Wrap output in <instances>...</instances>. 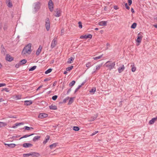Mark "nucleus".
<instances>
[{
  "instance_id": "nucleus-55",
  "label": "nucleus",
  "mask_w": 157,
  "mask_h": 157,
  "mask_svg": "<svg viewBox=\"0 0 157 157\" xmlns=\"http://www.w3.org/2000/svg\"><path fill=\"white\" fill-rule=\"evenodd\" d=\"M6 86V84H5V83H0V87Z\"/></svg>"
},
{
  "instance_id": "nucleus-50",
  "label": "nucleus",
  "mask_w": 157,
  "mask_h": 157,
  "mask_svg": "<svg viewBox=\"0 0 157 157\" xmlns=\"http://www.w3.org/2000/svg\"><path fill=\"white\" fill-rule=\"evenodd\" d=\"M125 6L126 7V8L128 9V10H129L130 9V7H129L128 5V4L127 3H125Z\"/></svg>"
},
{
  "instance_id": "nucleus-13",
  "label": "nucleus",
  "mask_w": 157,
  "mask_h": 157,
  "mask_svg": "<svg viewBox=\"0 0 157 157\" xmlns=\"http://www.w3.org/2000/svg\"><path fill=\"white\" fill-rule=\"evenodd\" d=\"M40 7V3L39 2H38L35 3L34 9L36 11L38 10Z\"/></svg>"
},
{
  "instance_id": "nucleus-64",
  "label": "nucleus",
  "mask_w": 157,
  "mask_h": 157,
  "mask_svg": "<svg viewBox=\"0 0 157 157\" xmlns=\"http://www.w3.org/2000/svg\"><path fill=\"white\" fill-rule=\"evenodd\" d=\"M131 11L133 13H135L134 10L132 8L131 9Z\"/></svg>"
},
{
  "instance_id": "nucleus-8",
  "label": "nucleus",
  "mask_w": 157,
  "mask_h": 157,
  "mask_svg": "<svg viewBox=\"0 0 157 157\" xmlns=\"http://www.w3.org/2000/svg\"><path fill=\"white\" fill-rule=\"evenodd\" d=\"M92 37V35L88 34L87 35L86 34L84 35H82L80 36V38L81 39H87L88 38L91 39Z\"/></svg>"
},
{
  "instance_id": "nucleus-32",
  "label": "nucleus",
  "mask_w": 157,
  "mask_h": 157,
  "mask_svg": "<svg viewBox=\"0 0 157 157\" xmlns=\"http://www.w3.org/2000/svg\"><path fill=\"white\" fill-rule=\"evenodd\" d=\"M7 125V124L5 122H0V127H3Z\"/></svg>"
},
{
  "instance_id": "nucleus-36",
  "label": "nucleus",
  "mask_w": 157,
  "mask_h": 157,
  "mask_svg": "<svg viewBox=\"0 0 157 157\" xmlns=\"http://www.w3.org/2000/svg\"><path fill=\"white\" fill-rule=\"evenodd\" d=\"M137 25V24L136 23H133L131 26V28L133 29H135Z\"/></svg>"
},
{
  "instance_id": "nucleus-53",
  "label": "nucleus",
  "mask_w": 157,
  "mask_h": 157,
  "mask_svg": "<svg viewBox=\"0 0 157 157\" xmlns=\"http://www.w3.org/2000/svg\"><path fill=\"white\" fill-rule=\"evenodd\" d=\"M132 0H128V5L130 6L132 4Z\"/></svg>"
},
{
  "instance_id": "nucleus-18",
  "label": "nucleus",
  "mask_w": 157,
  "mask_h": 157,
  "mask_svg": "<svg viewBox=\"0 0 157 157\" xmlns=\"http://www.w3.org/2000/svg\"><path fill=\"white\" fill-rule=\"evenodd\" d=\"M4 144L7 147H9L10 148H12L14 147L16 145L14 144Z\"/></svg>"
},
{
  "instance_id": "nucleus-43",
  "label": "nucleus",
  "mask_w": 157,
  "mask_h": 157,
  "mask_svg": "<svg viewBox=\"0 0 157 157\" xmlns=\"http://www.w3.org/2000/svg\"><path fill=\"white\" fill-rule=\"evenodd\" d=\"M92 65L90 62H88L86 64V66L87 67H90Z\"/></svg>"
},
{
  "instance_id": "nucleus-41",
  "label": "nucleus",
  "mask_w": 157,
  "mask_h": 157,
  "mask_svg": "<svg viewBox=\"0 0 157 157\" xmlns=\"http://www.w3.org/2000/svg\"><path fill=\"white\" fill-rule=\"evenodd\" d=\"M79 129V128L78 126H74L73 128V130L75 131H78Z\"/></svg>"
},
{
  "instance_id": "nucleus-10",
  "label": "nucleus",
  "mask_w": 157,
  "mask_h": 157,
  "mask_svg": "<svg viewBox=\"0 0 157 157\" xmlns=\"http://www.w3.org/2000/svg\"><path fill=\"white\" fill-rule=\"evenodd\" d=\"M6 59L10 62L12 61L13 59V58L9 54H7L6 56Z\"/></svg>"
},
{
  "instance_id": "nucleus-1",
  "label": "nucleus",
  "mask_w": 157,
  "mask_h": 157,
  "mask_svg": "<svg viewBox=\"0 0 157 157\" xmlns=\"http://www.w3.org/2000/svg\"><path fill=\"white\" fill-rule=\"evenodd\" d=\"M31 44H29L25 47L22 52V54L23 55H25L26 54H29L31 53L32 50L31 48Z\"/></svg>"
},
{
  "instance_id": "nucleus-45",
  "label": "nucleus",
  "mask_w": 157,
  "mask_h": 157,
  "mask_svg": "<svg viewBox=\"0 0 157 157\" xmlns=\"http://www.w3.org/2000/svg\"><path fill=\"white\" fill-rule=\"evenodd\" d=\"M69 99V97H67L65 99H63V103H65L66 102V101H67Z\"/></svg>"
},
{
  "instance_id": "nucleus-9",
  "label": "nucleus",
  "mask_w": 157,
  "mask_h": 157,
  "mask_svg": "<svg viewBox=\"0 0 157 157\" xmlns=\"http://www.w3.org/2000/svg\"><path fill=\"white\" fill-rule=\"evenodd\" d=\"M54 12L55 13L54 14V15L55 17H59L61 15V11L59 9H57Z\"/></svg>"
},
{
  "instance_id": "nucleus-63",
  "label": "nucleus",
  "mask_w": 157,
  "mask_h": 157,
  "mask_svg": "<svg viewBox=\"0 0 157 157\" xmlns=\"http://www.w3.org/2000/svg\"><path fill=\"white\" fill-rule=\"evenodd\" d=\"M6 4L11 1V0H5Z\"/></svg>"
},
{
  "instance_id": "nucleus-58",
  "label": "nucleus",
  "mask_w": 157,
  "mask_h": 157,
  "mask_svg": "<svg viewBox=\"0 0 157 157\" xmlns=\"http://www.w3.org/2000/svg\"><path fill=\"white\" fill-rule=\"evenodd\" d=\"M20 135H18V136H13L12 137V138L14 139V138H18V137H20Z\"/></svg>"
},
{
  "instance_id": "nucleus-11",
  "label": "nucleus",
  "mask_w": 157,
  "mask_h": 157,
  "mask_svg": "<svg viewBox=\"0 0 157 157\" xmlns=\"http://www.w3.org/2000/svg\"><path fill=\"white\" fill-rule=\"evenodd\" d=\"M48 116V114L46 113H40L38 116V117L41 119H43L47 117Z\"/></svg>"
},
{
  "instance_id": "nucleus-17",
  "label": "nucleus",
  "mask_w": 157,
  "mask_h": 157,
  "mask_svg": "<svg viewBox=\"0 0 157 157\" xmlns=\"http://www.w3.org/2000/svg\"><path fill=\"white\" fill-rule=\"evenodd\" d=\"M42 49V47L41 46V45H40L39 48H38V49L36 51V55L37 56H39L40 54L41 51Z\"/></svg>"
},
{
  "instance_id": "nucleus-27",
  "label": "nucleus",
  "mask_w": 157,
  "mask_h": 157,
  "mask_svg": "<svg viewBox=\"0 0 157 157\" xmlns=\"http://www.w3.org/2000/svg\"><path fill=\"white\" fill-rule=\"evenodd\" d=\"M103 54H102L101 55L99 56L93 57V59L94 60H97L98 59H100L103 56Z\"/></svg>"
},
{
  "instance_id": "nucleus-46",
  "label": "nucleus",
  "mask_w": 157,
  "mask_h": 157,
  "mask_svg": "<svg viewBox=\"0 0 157 157\" xmlns=\"http://www.w3.org/2000/svg\"><path fill=\"white\" fill-rule=\"evenodd\" d=\"M78 27L80 28L81 29L82 27V22L81 21L78 22Z\"/></svg>"
},
{
  "instance_id": "nucleus-26",
  "label": "nucleus",
  "mask_w": 157,
  "mask_h": 157,
  "mask_svg": "<svg viewBox=\"0 0 157 157\" xmlns=\"http://www.w3.org/2000/svg\"><path fill=\"white\" fill-rule=\"evenodd\" d=\"M27 60L26 59H23L21 60L19 62V63L21 65L25 64Z\"/></svg>"
},
{
  "instance_id": "nucleus-4",
  "label": "nucleus",
  "mask_w": 157,
  "mask_h": 157,
  "mask_svg": "<svg viewBox=\"0 0 157 157\" xmlns=\"http://www.w3.org/2000/svg\"><path fill=\"white\" fill-rule=\"evenodd\" d=\"M45 26L47 31H48L50 28V21L49 18H47L45 19Z\"/></svg>"
},
{
  "instance_id": "nucleus-51",
  "label": "nucleus",
  "mask_w": 157,
  "mask_h": 157,
  "mask_svg": "<svg viewBox=\"0 0 157 157\" xmlns=\"http://www.w3.org/2000/svg\"><path fill=\"white\" fill-rule=\"evenodd\" d=\"M21 65L20 64V63H19L16 64V65H15V67L16 68H18Z\"/></svg>"
},
{
  "instance_id": "nucleus-22",
  "label": "nucleus",
  "mask_w": 157,
  "mask_h": 157,
  "mask_svg": "<svg viewBox=\"0 0 157 157\" xmlns=\"http://www.w3.org/2000/svg\"><path fill=\"white\" fill-rule=\"evenodd\" d=\"M23 124V123L22 122L18 123L15 124L13 126H12V128H16L17 127Z\"/></svg>"
},
{
  "instance_id": "nucleus-20",
  "label": "nucleus",
  "mask_w": 157,
  "mask_h": 157,
  "mask_svg": "<svg viewBox=\"0 0 157 157\" xmlns=\"http://www.w3.org/2000/svg\"><path fill=\"white\" fill-rule=\"evenodd\" d=\"M49 107L50 109L52 110H57V106L53 104L50 105Z\"/></svg>"
},
{
  "instance_id": "nucleus-16",
  "label": "nucleus",
  "mask_w": 157,
  "mask_h": 157,
  "mask_svg": "<svg viewBox=\"0 0 157 157\" xmlns=\"http://www.w3.org/2000/svg\"><path fill=\"white\" fill-rule=\"evenodd\" d=\"M24 105H30L33 103V101L32 100H27L24 101Z\"/></svg>"
},
{
  "instance_id": "nucleus-23",
  "label": "nucleus",
  "mask_w": 157,
  "mask_h": 157,
  "mask_svg": "<svg viewBox=\"0 0 157 157\" xmlns=\"http://www.w3.org/2000/svg\"><path fill=\"white\" fill-rule=\"evenodd\" d=\"M74 58H73L72 57H71L70 58L68 59V60L67 61V63H72L74 61Z\"/></svg>"
},
{
  "instance_id": "nucleus-25",
  "label": "nucleus",
  "mask_w": 157,
  "mask_h": 157,
  "mask_svg": "<svg viewBox=\"0 0 157 157\" xmlns=\"http://www.w3.org/2000/svg\"><path fill=\"white\" fill-rule=\"evenodd\" d=\"M34 134L33 133V134H31L30 135H27V134H26V135H24V136H22L19 139V140H21L23 138H26V137H29V136H31L33 135H34Z\"/></svg>"
},
{
  "instance_id": "nucleus-28",
  "label": "nucleus",
  "mask_w": 157,
  "mask_h": 157,
  "mask_svg": "<svg viewBox=\"0 0 157 157\" xmlns=\"http://www.w3.org/2000/svg\"><path fill=\"white\" fill-rule=\"evenodd\" d=\"M96 91V88L93 87L89 90V92L92 94H93Z\"/></svg>"
},
{
  "instance_id": "nucleus-57",
  "label": "nucleus",
  "mask_w": 157,
  "mask_h": 157,
  "mask_svg": "<svg viewBox=\"0 0 157 157\" xmlns=\"http://www.w3.org/2000/svg\"><path fill=\"white\" fill-rule=\"evenodd\" d=\"M50 80V79L49 78H47L45 79L44 80V82H47L49 81Z\"/></svg>"
},
{
  "instance_id": "nucleus-12",
  "label": "nucleus",
  "mask_w": 157,
  "mask_h": 157,
  "mask_svg": "<svg viewBox=\"0 0 157 157\" xmlns=\"http://www.w3.org/2000/svg\"><path fill=\"white\" fill-rule=\"evenodd\" d=\"M22 146L25 148H27L32 147L33 144L31 143H25L22 144Z\"/></svg>"
},
{
  "instance_id": "nucleus-14",
  "label": "nucleus",
  "mask_w": 157,
  "mask_h": 157,
  "mask_svg": "<svg viewBox=\"0 0 157 157\" xmlns=\"http://www.w3.org/2000/svg\"><path fill=\"white\" fill-rule=\"evenodd\" d=\"M1 53L4 55H5L6 54V50L3 44H2L1 45Z\"/></svg>"
},
{
  "instance_id": "nucleus-35",
  "label": "nucleus",
  "mask_w": 157,
  "mask_h": 157,
  "mask_svg": "<svg viewBox=\"0 0 157 157\" xmlns=\"http://www.w3.org/2000/svg\"><path fill=\"white\" fill-rule=\"evenodd\" d=\"M36 67V66H34L33 67H31L29 69V71H32L34 70Z\"/></svg>"
},
{
  "instance_id": "nucleus-59",
  "label": "nucleus",
  "mask_w": 157,
  "mask_h": 157,
  "mask_svg": "<svg viewBox=\"0 0 157 157\" xmlns=\"http://www.w3.org/2000/svg\"><path fill=\"white\" fill-rule=\"evenodd\" d=\"M7 26L6 25H4V27H3L4 30H6L7 29Z\"/></svg>"
},
{
  "instance_id": "nucleus-30",
  "label": "nucleus",
  "mask_w": 157,
  "mask_h": 157,
  "mask_svg": "<svg viewBox=\"0 0 157 157\" xmlns=\"http://www.w3.org/2000/svg\"><path fill=\"white\" fill-rule=\"evenodd\" d=\"M155 118H152L149 121V124H153L155 121Z\"/></svg>"
},
{
  "instance_id": "nucleus-52",
  "label": "nucleus",
  "mask_w": 157,
  "mask_h": 157,
  "mask_svg": "<svg viewBox=\"0 0 157 157\" xmlns=\"http://www.w3.org/2000/svg\"><path fill=\"white\" fill-rule=\"evenodd\" d=\"M64 29H62L61 30V35H63L64 34Z\"/></svg>"
},
{
  "instance_id": "nucleus-39",
  "label": "nucleus",
  "mask_w": 157,
  "mask_h": 157,
  "mask_svg": "<svg viewBox=\"0 0 157 157\" xmlns=\"http://www.w3.org/2000/svg\"><path fill=\"white\" fill-rule=\"evenodd\" d=\"M52 69L49 68L45 71V73L46 74H47L51 72L52 71Z\"/></svg>"
},
{
  "instance_id": "nucleus-61",
  "label": "nucleus",
  "mask_w": 157,
  "mask_h": 157,
  "mask_svg": "<svg viewBox=\"0 0 157 157\" xmlns=\"http://www.w3.org/2000/svg\"><path fill=\"white\" fill-rule=\"evenodd\" d=\"M2 27V23H0V32L1 31Z\"/></svg>"
},
{
  "instance_id": "nucleus-42",
  "label": "nucleus",
  "mask_w": 157,
  "mask_h": 157,
  "mask_svg": "<svg viewBox=\"0 0 157 157\" xmlns=\"http://www.w3.org/2000/svg\"><path fill=\"white\" fill-rule=\"evenodd\" d=\"M97 116H95L92 117H91L90 120V121H92L95 120L97 117Z\"/></svg>"
},
{
  "instance_id": "nucleus-37",
  "label": "nucleus",
  "mask_w": 157,
  "mask_h": 157,
  "mask_svg": "<svg viewBox=\"0 0 157 157\" xmlns=\"http://www.w3.org/2000/svg\"><path fill=\"white\" fill-rule=\"evenodd\" d=\"M75 83V82L74 80L72 81L69 84V86L70 87H71L73 86Z\"/></svg>"
},
{
  "instance_id": "nucleus-47",
  "label": "nucleus",
  "mask_w": 157,
  "mask_h": 157,
  "mask_svg": "<svg viewBox=\"0 0 157 157\" xmlns=\"http://www.w3.org/2000/svg\"><path fill=\"white\" fill-rule=\"evenodd\" d=\"M101 65H98L96 66V70L95 71L98 70H99L101 67Z\"/></svg>"
},
{
  "instance_id": "nucleus-60",
  "label": "nucleus",
  "mask_w": 157,
  "mask_h": 157,
  "mask_svg": "<svg viewBox=\"0 0 157 157\" xmlns=\"http://www.w3.org/2000/svg\"><path fill=\"white\" fill-rule=\"evenodd\" d=\"M71 88H70L67 91V94H68L69 93V92H70V91H71Z\"/></svg>"
},
{
  "instance_id": "nucleus-34",
  "label": "nucleus",
  "mask_w": 157,
  "mask_h": 157,
  "mask_svg": "<svg viewBox=\"0 0 157 157\" xmlns=\"http://www.w3.org/2000/svg\"><path fill=\"white\" fill-rule=\"evenodd\" d=\"M74 98H71L68 103V105H70L74 101Z\"/></svg>"
},
{
  "instance_id": "nucleus-21",
  "label": "nucleus",
  "mask_w": 157,
  "mask_h": 157,
  "mask_svg": "<svg viewBox=\"0 0 157 157\" xmlns=\"http://www.w3.org/2000/svg\"><path fill=\"white\" fill-rule=\"evenodd\" d=\"M50 136L48 135H47L45 139V140L43 141V143L44 144H45L49 140Z\"/></svg>"
},
{
  "instance_id": "nucleus-3",
  "label": "nucleus",
  "mask_w": 157,
  "mask_h": 157,
  "mask_svg": "<svg viewBox=\"0 0 157 157\" xmlns=\"http://www.w3.org/2000/svg\"><path fill=\"white\" fill-rule=\"evenodd\" d=\"M40 155V154L36 152H31L30 153L23 154V157H29V156L37 157Z\"/></svg>"
},
{
  "instance_id": "nucleus-33",
  "label": "nucleus",
  "mask_w": 157,
  "mask_h": 157,
  "mask_svg": "<svg viewBox=\"0 0 157 157\" xmlns=\"http://www.w3.org/2000/svg\"><path fill=\"white\" fill-rule=\"evenodd\" d=\"M132 67V71L133 72H135L136 71V68L135 67L134 64L133 65H132L131 66Z\"/></svg>"
},
{
  "instance_id": "nucleus-19",
  "label": "nucleus",
  "mask_w": 157,
  "mask_h": 157,
  "mask_svg": "<svg viewBox=\"0 0 157 157\" xmlns=\"http://www.w3.org/2000/svg\"><path fill=\"white\" fill-rule=\"evenodd\" d=\"M99 25L101 26H106L107 25L106 21H101L99 22Z\"/></svg>"
},
{
  "instance_id": "nucleus-5",
  "label": "nucleus",
  "mask_w": 157,
  "mask_h": 157,
  "mask_svg": "<svg viewBox=\"0 0 157 157\" xmlns=\"http://www.w3.org/2000/svg\"><path fill=\"white\" fill-rule=\"evenodd\" d=\"M48 6L50 11L51 12H52L53 10V4L52 0H50L48 1Z\"/></svg>"
},
{
  "instance_id": "nucleus-15",
  "label": "nucleus",
  "mask_w": 157,
  "mask_h": 157,
  "mask_svg": "<svg viewBox=\"0 0 157 157\" xmlns=\"http://www.w3.org/2000/svg\"><path fill=\"white\" fill-rule=\"evenodd\" d=\"M121 67H119L118 69V71L119 73L122 72L124 69L125 67L123 64H121Z\"/></svg>"
},
{
  "instance_id": "nucleus-48",
  "label": "nucleus",
  "mask_w": 157,
  "mask_h": 157,
  "mask_svg": "<svg viewBox=\"0 0 157 157\" xmlns=\"http://www.w3.org/2000/svg\"><path fill=\"white\" fill-rule=\"evenodd\" d=\"M5 91L6 92H9V90H8V89L7 88H3L2 90V91Z\"/></svg>"
},
{
  "instance_id": "nucleus-31",
  "label": "nucleus",
  "mask_w": 157,
  "mask_h": 157,
  "mask_svg": "<svg viewBox=\"0 0 157 157\" xmlns=\"http://www.w3.org/2000/svg\"><path fill=\"white\" fill-rule=\"evenodd\" d=\"M40 138V136H35L33 138V141L34 142H36L37 141V140H38Z\"/></svg>"
},
{
  "instance_id": "nucleus-56",
  "label": "nucleus",
  "mask_w": 157,
  "mask_h": 157,
  "mask_svg": "<svg viewBox=\"0 0 157 157\" xmlns=\"http://www.w3.org/2000/svg\"><path fill=\"white\" fill-rule=\"evenodd\" d=\"M113 8L115 10H117L119 9V8L117 6H113Z\"/></svg>"
},
{
  "instance_id": "nucleus-24",
  "label": "nucleus",
  "mask_w": 157,
  "mask_h": 157,
  "mask_svg": "<svg viewBox=\"0 0 157 157\" xmlns=\"http://www.w3.org/2000/svg\"><path fill=\"white\" fill-rule=\"evenodd\" d=\"M57 143H55L50 145L49 146L50 148L51 149H52L54 148H55L57 146Z\"/></svg>"
},
{
  "instance_id": "nucleus-29",
  "label": "nucleus",
  "mask_w": 157,
  "mask_h": 157,
  "mask_svg": "<svg viewBox=\"0 0 157 157\" xmlns=\"http://www.w3.org/2000/svg\"><path fill=\"white\" fill-rule=\"evenodd\" d=\"M24 129H25V130H30L31 129H33V128L32 127H29L27 126H25L23 128Z\"/></svg>"
},
{
  "instance_id": "nucleus-44",
  "label": "nucleus",
  "mask_w": 157,
  "mask_h": 157,
  "mask_svg": "<svg viewBox=\"0 0 157 157\" xmlns=\"http://www.w3.org/2000/svg\"><path fill=\"white\" fill-rule=\"evenodd\" d=\"M57 98H58V96L55 95L53 96L52 97V99L54 101H55L56 100Z\"/></svg>"
},
{
  "instance_id": "nucleus-2",
  "label": "nucleus",
  "mask_w": 157,
  "mask_h": 157,
  "mask_svg": "<svg viewBox=\"0 0 157 157\" xmlns=\"http://www.w3.org/2000/svg\"><path fill=\"white\" fill-rule=\"evenodd\" d=\"M106 67L108 68L110 70H111L113 69L115 65V62L112 63L111 61H107L105 64Z\"/></svg>"
},
{
  "instance_id": "nucleus-6",
  "label": "nucleus",
  "mask_w": 157,
  "mask_h": 157,
  "mask_svg": "<svg viewBox=\"0 0 157 157\" xmlns=\"http://www.w3.org/2000/svg\"><path fill=\"white\" fill-rule=\"evenodd\" d=\"M141 34L142 33L140 32L138 34L137 39L136 40V42L138 43H140L141 42L143 37V36Z\"/></svg>"
},
{
  "instance_id": "nucleus-62",
  "label": "nucleus",
  "mask_w": 157,
  "mask_h": 157,
  "mask_svg": "<svg viewBox=\"0 0 157 157\" xmlns=\"http://www.w3.org/2000/svg\"><path fill=\"white\" fill-rule=\"evenodd\" d=\"M86 81H84V82H83L81 84V85H79L80 86H81V87L82 86H83V85H84V84L86 83Z\"/></svg>"
},
{
  "instance_id": "nucleus-7",
  "label": "nucleus",
  "mask_w": 157,
  "mask_h": 157,
  "mask_svg": "<svg viewBox=\"0 0 157 157\" xmlns=\"http://www.w3.org/2000/svg\"><path fill=\"white\" fill-rule=\"evenodd\" d=\"M57 41L56 38H55L52 41L51 48L52 49L53 48L55 47L57 44Z\"/></svg>"
},
{
  "instance_id": "nucleus-54",
  "label": "nucleus",
  "mask_w": 157,
  "mask_h": 157,
  "mask_svg": "<svg viewBox=\"0 0 157 157\" xmlns=\"http://www.w3.org/2000/svg\"><path fill=\"white\" fill-rule=\"evenodd\" d=\"M98 131H95V132H94L93 133H92L91 134V136H93L94 135H95L96 134L98 133Z\"/></svg>"
},
{
  "instance_id": "nucleus-49",
  "label": "nucleus",
  "mask_w": 157,
  "mask_h": 157,
  "mask_svg": "<svg viewBox=\"0 0 157 157\" xmlns=\"http://www.w3.org/2000/svg\"><path fill=\"white\" fill-rule=\"evenodd\" d=\"M81 86H80L79 85L78 86V87L75 90V92H74V93H76L78 90L81 87Z\"/></svg>"
},
{
  "instance_id": "nucleus-40",
  "label": "nucleus",
  "mask_w": 157,
  "mask_h": 157,
  "mask_svg": "<svg viewBox=\"0 0 157 157\" xmlns=\"http://www.w3.org/2000/svg\"><path fill=\"white\" fill-rule=\"evenodd\" d=\"M73 68V66H72L69 67H68L66 68V70L67 71H70L71 70H72Z\"/></svg>"
},
{
  "instance_id": "nucleus-38",
  "label": "nucleus",
  "mask_w": 157,
  "mask_h": 157,
  "mask_svg": "<svg viewBox=\"0 0 157 157\" xmlns=\"http://www.w3.org/2000/svg\"><path fill=\"white\" fill-rule=\"evenodd\" d=\"M7 6L9 8H11L13 6V4L12 3L11 1L10 2H9L7 4H6Z\"/></svg>"
}]
</instances>
